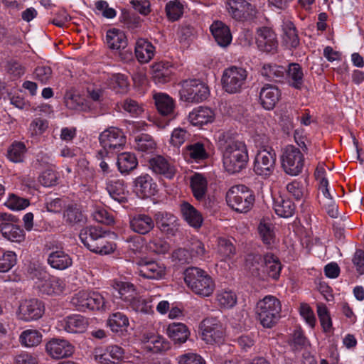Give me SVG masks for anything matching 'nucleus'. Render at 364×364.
Segmentation results:
<instances>
[{"label":"nucleus","mask_w":364,"mask_h":364,"mask_svg":"<svg viewBox=\"0 0 364 364\" xmlns=\"http://www.w3.org/2000/svg\"><path fill=\"white\" fill-rule=\"evenodd\" d=\"M19 317L26 321L37 320L44 313V304L37 298L23 299L18 307Z\"/></svg>","instance_id":"obj_13"},{"label":"nucleus","mask_w":364,"mask_h":364,"mask_svg":"<svg viewBox=\"0 0 364 364\" xmlns=\"http://www.w3.org/2000/svg\"><path fill=\"white\" fill-rule=\"evenodd\" d=\"M282 37L286 45L291 48H296L299 40L294 23L289 20H283L281 25Z\"/></svg>","instance_id":"obj_38"},{"label":"nucleus","mask_w":364,"mask_h":364,"mask_svg":"<svg viewBox=\"0 0 364 364\" xmlns=\"http://www.w3.org/2000/svg\"><path fill=\"white\" fill-rule=\"evenodd\" d=\"M137 264L139 267V274L146 278L159 279L165 274V267L156 262L141 259Z\"/></svg>","instance_id":"obj_23"},{"label":"nucleus","mask_w":364,"mask_h":364,"mask_svg":"<svg viewBox=\"0 0 364 364\" xmlns=\"http://www.w3.org/2000/svg\"><path fill=\"white\" fill-rule=\"evenodd\" d=\"M287 191L296 200H301L306 193V189L303 183L296 180L287 185Z\"/></svg>","instance_id":"obj_59"},{"label":"nucleus","mask_w":364,"mask_h":364,"mask_svg":"<svg viewBox=\"0 0 364 364\" xmlns=\"http://www.w3.org/2000/svg\"><path fill=\"white\" fill-rule=\"evenodd\" d=\"M184 154L196 161L204 160L208 156L204 145L200 142H196L187 146L184 151Z\"/></svg>","instance_id":"obj_47"},{"label":"nucleus","mask_w":364,"mask_h":364,"mask_svg":"<svg viewBox=\"0 0 364 364\" xmlns=\"http://www.w3.org/2000/svg\"><path fill=\"white\" fill-rule=\"evenodd\" d=\"M113 289L120 295L127 294H140L139 291H136L135 287L129 282L123 281H114L112 284Z\"/></svg>","instance_id":"obj_61"},{"label":"nucleus","mask_w":364,"mask_h":364,"mask_svg":"<svg viewBox=\"0 0 364 364\" xmlns=\"http://www.w3.org/2000/svg\"><path fill=\"white\" fill-rule=\"evenodd\" d=\"M47 260L51 267L59 270H64L70 267L73 264V260L70 255L61 250L50 252Z\"/></svg>","instance_id":"obj_36"},{"label":"nucleus","mask_w":364,"mask_h":364,"mask_svg":"<svg viewBox=\"0 0 364 364\" xmlns=\"http://www.w3.org/2000/svg\"><path fill=\"white\" fill-rule=\"evenodd\" d=\"M16 218L9 213L0 212V231L2 235L14 242H21L24 240L25 234L18 225L16 224Z\"/></svg>","instance_id":"obj_10"},{"label":"nucleus","mask_w":364,"mask_h":364,"mask_svg":"<svg viewBox=\"0 0 364 364\" xmlns=\"http://www.w3.org/2000/svg\"><path fill=\"white\" fill-rule=\"evenodd\" d=\"M201 336L207 343L213 344L220 343L223 336V331L220 322L215 318H207L200 323Z\"/></svg>","instance_id":"obj_12"},{"label":"nucleus","mask_w":364,"mask_h":364,"mask_svg":"<svg viewBox=\"0 0 364 364\" xmlns=\"http://www.w3.org/2000/svg\"><path fill=\"white\" fill-rule=\"evenodd\" d=\"M257 313L260 323L264 328H272L281 311V303L277 297H263L257 303Z\"/></svg>","instance_id":"obj_5"},{"label":"nucleus","mask_w":364,"mask_h":364,"mask_svg":"<svg viewBox=\"0 0 364 364\" xmlns=\"http://www.w3.org/2000/svg\"><path fill=\"white\" fill-rule=\"evenodd\" d=\"M107 87L117 94L127 93L129 89L128 78L123 74H113L107 80Z\"/></svg>","instance_id":"obj_41"},{"label":"nucleus","mask_w":364,"mask_h":364,"mask_svg":"<svg viewBox=\"0 0 364 364\" xmlns=\"http://www.w3.org/2000/svg\"><path fill=\"white\" fill-rule=\"evenodd\" d=\"M129 324L127 316L121 312L113 314L107 320V325L116 333L125 330Z\"/></svg>","instance_id":"obj_46"},{"label":"nucleus","mask_w":364,"mask_h":364,"mask_svg":"<svg viewBox=\"0 0 364 364\" xmlns=\"http://www.w3.org/2000/svg\"><path fill=\"white\" fill-rule=\"evenodd\" d=\"M46 352L55 359H61L71 356L75 347L65 339L53 338L46 346Z\"/></svg>","instance_id":"obj_17"},{"label":"nucleus","mask_w":364,"mask_h":364,"mask_svg":"<svg viewBox=\"0 0 364 364\" xmlns=\"http://www.w3.org/2000/svg\"><path fill=\"white\" fill-rule=\"evenodd\" d=\"M247 77V72L241 67L231 66L225 69L222 76L223 90L230 94L240 92L243 88Z\"/></svg>","instance_id":"obj_8"},{"label":"nucleus","mask_w":364,"mask_h":364,"mask_svg":"<svg viewBox=\"0 0 364 364\" xmlns=\"http://www.w3.org/2000/svg\"><path fill=\"white\" fill-rule=\"evenodd\" d=\"M188 134L183 128H176L173 130L170 139V143L176 147L181 146L188 139Z\"/></svg>","instance_id":"obj_62"},{"label":"nucleus","mask_w":364,"mask_h":364,"mask_svg":"<svg viewBox=\"0 0 364 364\" xmlns=\"http://www.w3.org/2000/svg\"><path fill=\"white\" fill-rule=\"evenodd\" d=\"M181 210L185 221L192 228H199L203 222L202 214L192 205L184 202L181 205Z\"/></svg>","instance_id":"obj_32"},{"label":"nucleus","mask_w":364,"mask_h":364,"mask_svg":"<svg viewBox=\"0 0 364 364\" xmlns=\"http://www.w3.org/2000/svg\"><path fill=\"white\" fill-rule=\"evenodd\" d=\"M228 205L237 212L247 213L255 202L253 192L244 185L231 187L226 193Z\"/></svg>","instance_id":"obj_4"},{"label":"nucleus","mask_w":364,"mask_h":364,"mask_svg":"<svg viewBox=\"0 0 364 364\" xmlns=\"http://www.w3.org/2000/svg\"><path fill=\"white\" fill-rule=\"evenodd\" d=\"M57 179V173L52 169L44 171L39 177L40 183L46 187L54 186L56 183Z\"/></svg>","instance_id":"obj_64"},{"label":"nucleus","mask_w":364,"mask_h":364,"mask_svg":"<svg viewBox=\"0 0 364 364\" xmlns=\"http://www.w3.org/2000/svg\"><path fill=\"white\" fill-rule=\"evenodd\" d=\"M173 70L169 62L156 63L151 66L152 78L156 84H165L171 80Z\"/></svg>","instance_id":"obj_26"},{"label":"nucleus","mask_w":364,"mask_h":364,"mask_svg":"<svg viewBox=\"0 0 364 364\" xmlns=\"http://www.w3.org/2000/svg\"><path fill=\"white\" fill-rule=\"evenodd\" d=\"M184 281L193 291H198L200 286H197L198 282H205L210 285L211 277L203 269L196 267H191L184 271Z\"/></svg>","instance_id":"obj_19"},{"label":"nucleus","mask_w":364,"mask_h":364,"mask_svg":"<svg viewBox=\"0 0 364 364\" xmlns=\"http://www.w3.org/2000/svg\"><path fill=\"white\" fill-rule=\"evenodd\" d=\"M305 158L301 150L293 145L282 149L281 164L284 171L291 176L299 175L304 166Z\"/></svg>","instance_id":"obj_7"},{"label":"nucleus","mask_w":364,"mask_h":364,"mask_svg":"<svg viewBox=\"0 0 364 364\" xmlns=\"http://www.w3.org/2000/svg\"><path fill=\"white\" fill-rule=\"evenodd\" d=\"M64 220L72 225L83 223L85 218L82 212L76 206H69L63 214Z\"/></svg>","instance_id":"obj_54"},{"label":"nucleus","mask_w":364,"mask_h":364,"mask_svg":"<svg viewBox=\"0 0 364 364\" xmlns=\"http://www.w3.org/2000/svg\"><path fill=\"white\" fill-rule=\"evenodd\" d=\"M106 190L109 196L119 203H124L127 201L128 191L122 181H107L106 182Z\"/></svg>","instance_id":"obj_31"},{"label":"nucleus","mask_w":364,"mask_h":364,"mask_svg":"<svg viewBox=\"0 0 364 364\" xmlns=\"http://www.w3.org/2000/svg\"><path fill=\"white\" fill-rule=\"evenodd\" d=\"M184 5L179 0H171L166 3L165 11L169 21L178 20L183 15Z\"/></svg>","instance_id":"obj_49"},{"label":"nucleus","mask_w":364,"mask_h":364,"mask_svg":"<svg viewBox=\"0 0 364 364\" xmlns=\"http://www.w3.org/2000/svg\"><path fill=\"white\" fill-rule=\"evenodd\" d=\"M88 325V318L79 314L67 316L58 322L60 329L70 333H84Z\"/></svg>","instance_id":"obj_18"},{"label":"nucleus","mask_w":364,"mask_h":364,"mask_svg":"<svg viewBox=\"0 0 364 364\" xmlns=\"http://www.w3.org/2000/svg\"><path fill=\"white\" fill-rule=\"evenodd\" d=\"M158 112L164 116L172 117L174 114L176 104L174 100L168 94L156 92L153 95Z\"/></svg>","instance_id":"obj_27"},{"label":"nucleus","mask_w":364,"mask_h":364,"mask_svg":"<svg viewBox=\"0 0 364 364\" xmlns=\"http://www.w3.org/2000/svg\"><path fill=\"white\" fill-rule=\"evenodd\" d=\"M19 341L26 347L37 346L42 341V335L37 330H26L21 333Z\"/></svg>","instance_id":"obj_50"},{"label":"nucleus","mask_w":364,"mask_h":364,"mask_svg":"<svg viewBox=\"0 0 364 364\" xmlns=\"http://www.w3.org/2000/svg\"><path fill=\"white\" fill-rule=\"evenodd\" d=\"M48 128V122L41 118L34 119L30 124L28 133L32 137H38L45 133Z\"/></svg>","instance_id":"obj_56"},{"label":"nucleus","mask_w":364,"mask_h":364,"mask_svg":"<svg viewBox=\"0 0 364 364\" xmlns=\"http://www.w3.org/2000/svg\"><path fill=\"white\" fill-rule=\"evenodd\" d=\"M149 249L158 255H164L169 251V244L162 238H153L149 242Z\"/></svg>","instance_id":"obj_58"},{"label":"nucleus","mask_w":364,"mask_h":364,"mask_svg":"<svg viewBox=\"0 0 364 364\" xmlns=\"http://www.w3.org/2000/svg\"><path fill=\"white\" fill-rule=\"evenodd\" d=\"M105 232L97 227H87L80 233V239L83 245L91 252L100 255H107L113 253L117 245L108 241L105 237Z\"/></svg>","instance_id":"obj_3"},{"label":"nucleus","mask_w":364,"mask_h":364,"mask_svg":"<svg viewBox=\"0 0 364 364\" xmlns=\"http://www.w3.org/2000/svg\"><path fill=\"white\" fill-rule=\"evenodd\" d=\"M167 333L175 343H185L190 335L188 327L182 323H171L167 328Z\"/></svg>","instance_id":"obj_39"},{"label":"nucleus","mask_w":364,"mask_h":364,"mask_svg":"<svg viewBox=\"0 0 364 364\" xmlns=\"http://www.w3.org/2000/svg\"><path fill=\"white\" fill-rule=\"evenodd\" d=\"M130 228L134 232L145 235L149 232L155 225L154 220L145 213L134 214L129 220Z\"/></svg>","instance_id":"obj_24"},{"label":"nucleus","mask_w":364,"mask_h":364,"mask_svg":"<svg viewBox=\"0 0 364 364\" xmlns=\"http://www.w3.org/2000/svg\"><path fill=\"white\" fill-rule=\"evenodd\" d=\"M124 350L118 346L107 347L105 352L96 355L95 359L101 364H117L124 358Z\"/></svg>","instance_id":"obj_30"},{"label":"nucleus","mask_w":364,"mask_h":364,"mask_svg":"<svg viewBox=\"0 0 364 364\" xmlns=\"http://www.w3.org/2000/svg\"><path fill=\"white\" fill-rule=\"evenodd\" d=\"M149 167L156 175L167 179H172L176 172V168L173 160L161 155H157L149 161Z\"/></svg>","instance_id":"obj_15"},{"label":"nucleus","mask_w":364,"mask_h":364,"mask_svg":"<svg viewBox=\"0 0 364 364\" xmlns=\"http://www.w3.org/2000/svg\"><path fill=\"white\" fill-rule=\"evenodd\" d=\"M257 229L259 237L266 245L271 246L275 243L274 226L269 219H262Z\"/></svg>","instance_id":"obj_37"},{"label":"nucleus","mask_w":364,"mask_h":364,"mask_svg":"<svg viewBox=\"0 0 364 364\" xmlns=\"http://www.w3.org/2000/svg\"><path fill=\"white\" fill-rule=\"evenodd\" d=\"M106 43L111 50H120L127 47V39L124 31L111 28L107 31Z\"/></svg>","instance_id":"obj_34"},{"label":"nucleus","mask_w":364,"mask_h":364,"mask_svg":"<svg viewBox=\"0 0 364 364\" xmlns=\"http://www.w3.org/2000/svg\"><path fill=\"white\" fill-rule=\"evenodd\" d=\"M289 84L296 89H300L304 82V73L301 67L297 63L289 65L287 74Z\"/></svg>","instance_id":"obj_42"},{"label":"nucleus","mask_w":364,"mask_h":364,"mask_svg":"<svg viewBox=\"0 0 364 364\" xmlns=\"http://www.w3.org/2000/svg\"><path fill=\"white\" fill-rule=\"evenodd\" d=\"M190 186L194 198L197 200L205 198L208 191V181L206 177L198 173H196L190 178Z\"/></svg>","instance_id":"obj_35"},{"label":"nucleus","mask_w":364,"mask_h":364,"mask_svg":"<svg viewBox=\"0 0 364 364\" xmlns=\"http://www.w3.org/2000/svg\"><path fill=\"white\" fill-rule=\"evenodd\" d=\"M101 146L107 151H118L126 144V137L122 131L117 127H109L99 136Z\"/></svg>","instance_id":"obj_11"},{"label":"nucleus","mask_w":364,"mask_h":364,"mask_svg":"<svg viewBox=\"0 0 364 364\" xmlns=\"http://www.w3.org/2000/svg\"><path fill=\"white\" fill-rule=\"evenodd\" d=\"M276 214L281 218H290L295 212L294 203L289 199L279 198L274 203Z\"/></svg>","instance_id":"obj_43"},{"label":"nucleus","mask_w":364,"mask_h":364,"mask_svg":"<svg viewBox=\"0 0 364 364\" xmlns=\"http://www.w3.org/2000/svg\"><path fill=\"white\" fill-rule=\"evenodd\" d=\"M286 68L276 64H264L261 70V74L270 80L282 77L286 72Z\"/></svg>","instance_id":"obj_53"},{"label":"nucleus","mask_w":364,"mask_h":364,"mask_svg":"<svg viewBox=\"0 0 364 364\" xmlns=\"http://www.w3.org/2000/svg\"><path fill=\"white\" fill-rule=\"evenodd\" d=\"M122 106L124 110L129 113L132 117H138L144 112L143 107L134 100H125Z\"/></svg>","instance_id":"obj_60"},{"label":"nucleus","mask_w":364,"mask_h":364,"mask_svg":"<svg viewBox=\"0 0 364 364\" xmlns=\"http://www.w3.org/2000/svg\"><path fill=\"white\" fill-rule=\"evenodd\" d=\"M4 205L11 210L21 211L30 205V201L26 198L11 193L9 195Z\"/></svg>","instance_id":"obj_52"},{"label":"nucleus","mask_w":364,"mask_h":364,"mask_svg":"<svg viewBox=\"0 0 364 364\" xmlns=\"http://www.w3.org/2000/svg\"><path fill=\"white\" fill-rule=\"evenodd\" d=\"M134 146L138 151L149 153L155 149L156 143L150 135L141 134L135 137Z\"/></svg>","instance_id":"obj_48"},{"label":"nucleus","mask_w":364,"mask_h":364,"mask_svg":"<svg viewBox=\"0 0 364 364\" xmlns=\"http://www.w3.org/2000/svg\"><path fill=\"white\" fill-rule=\"evenodd\" d=\"M154 222L162 232L172 235L175 234L178 226L177 218L167 212L160 211L155 213Z\"/></svg>","instance_id":"obj_22"},{"label":"nucleus","mask_w":364,"mask_h":364,"mask_svg":"<svg viewBox=\"0 0 364 364\" xmlns=\"http://www.w3.org/2000/svg\"><path fill=\"white\" fill-rule=\"evenodd\" d=\"M134 52L139 62L147 63L155 55V47L148 40L141 38L136 41Z\"/></svg>","instance_id":"obj_29"},{"label":"nucleus","mask_w":364,"mask_h":364,"mask_svg":"<svg viewBox=\"0 0 364 364\" xmlns=\"http://www.w3.org/2000/svg\"><path fill=\"white\" fill-rule=\"evenodd\" d=\"M30 276L35 281L36 287L39 289L41 294L47 295L52 294L50 288L51 277L45 267L34 265L31 269Z\"/></svg>","instance_id":"obj_20"},{"label":"nucleus","mask_w":364,"mask_h":364,"mask_svg":"<svg viewBox=\"0 0 364 364\" xmlns=\"http://www.w3.org/2000/svg\"><path fill=\"white\" fill-rule=\"evenodd\" d=\"M216 252L221 260L230 259L235 253L232 242L224 237H219L217 242Z\"/></svg>","instance_id":"obj_44"},{"label":"nucleus","mask_w":364,"mask_h":364,"mask_svg":"<svg viewBox=\"0 0 364 364\" xmlns=\"http://www.w3.org/2000/svg\"><path fill=\"white\" fill-rule=\"evenodd\" d=\"M300 314L305 319L306 322L314 328L316 324V317L314 313L309 304L301 303L300 305Z\"/></svg>","instance_id":"obj_63"},{"label":"nucleus","mask_w":364,"mask_h":364,"mask_svg":"<svg viewBox=\"0 0 364 364\" xmlns=\"http://www.w3.org/2000/svg\"><path fill=\"white\" fill-rule=\"evenodd\" d=\"M180 100L188 103H198L205 100L210 94L208 87L196 79H188L181 83Z\"/></svg>","instance_id":"obj_6"},{"label":"nucleus","mask_w":364,"mask_h":364,"mask_svg":"<svg viewBox=\"0 0 364 364\" xmlns=\"http://www.w3.org/2000/svg\"><path fill=\"white\" fill-rule=\"evenodd\" d=\"M256 43L260 51L267 53H275L278 48L277 35L268 27L257 29Z\"/></svg>","instance_id":"obj_16"},{"label":"nucleus","mask_w":364,"mask_h":364,"mask_svg":"<svg viewBox=\"0 0 364 364\" xmlns=\"http://www.w3.org/2000/svg\"><path fill=\"white\" fill-rule=\"evenodd\" d=\"M215 117L214 111L208 107L200 106L194 108L188 114V121L193 126H202L212 123Z\"/></svg>","instance_id":"obj_25"},{"label":"nucleus","mask_w":364,"mask_h":364,"mask_svg":"<svg viewBox=\"0 0 364 364\" xmlns=\"http://www.w3.org/2000/svg\"><path fill=\"white\" fill-rule=\"evenodd\" d=\"M26 148L23 142L14 141L9 148L8 159L14 163H20L23 161Z\"/></svg>","instance_id":"obj_51"},{"label":"nucleus","mask_w":364,"mask_h":364,"mask_svg":"<svg viewBox=\"0 0 364 364\" xmlns=\"http://www.w3.org/2000/svg\"><path fill=\"white\" fill-rule=\"evenodd\" d=\"M210 30L220 46L226 47L231 43L232 35L230 28L222 21H214L211 24Z\"/></svg>","instance_id":"obj_28"},{"label":"nucleus","mask_w":364,"mask_h":364,"mask_svg":"<svg viewBox=\"0 0 364 364\" xmlns=\"http://www.w3.org/2000/svg\"><path fill=\"white\" fill-rule=\"evenodd\" d=\"M138 164L135 155L131 152H124L118 155L117 165L119 171L123 173H128L134 169Z\"/></svg>","instance_id":"obj_40"},{"label":"nucleus","mask_w":364,"mask_h":364,"mask_svg":"<svg viewBox=\"0 0 364 364\" xmlns=\"http://www.w3.org/2000/svg\"><path fill=\"white\" fill-rule=\"evenodd\" d=\"M275 162L276 153L272 149H259L255 157L253 171L258 176L268 177L274 172Z\"/></svg>","instance_id":"obj_9"},{"label":"nucleus","mask_w":364,"mask_h":364,"mask_svg":"<svg viewBox=\"0 0 364 364\" xmlns=\"http://www.w3.org/2000/svg\"><path fill=\"white\" fill-rule=\"evenodd\" d=\"M124 301L128 302L131 308L136 311L145 314L152 311L151 297L143 299V297H125Z\"/></svg>","instance_id":"obj_45"},{"label":"nucleus","mask_w":364,"mask_h":364,"mask_svg":"<svg viewBox=\"0 0 364 364\" xmlns=\"http://www.w3.org/2000/svg\"><path fill=\"white\" fill-rule=\"evenodd\" d=\"M136 191L142 197H151L156 192V184L153 181L152 178L147 173L138 176L134 181Z\"/></svg>","instance_id":"obj_33"},{"label":"nucleus","mask_w":364,"mask_h":364,"mask_svg":"<svg viewBox=\"0 0 364 364\" xmlns=\"http://www.w3.org/2000/svg\"><path fill=\"white\" fill-rule=\"evenodd\" d=\"M218 146L223 168L228 173H236L246 167L249 154L245 142L235 140L228 133L222 132L218 136Z\"/></svg>","instance_id":"obj_1"},{"label":"nucleus","mask_w":364,"mask_h":364,"mask_svg":"<svg viewBox=\"0 0 364 364\" xmlns=\"http://www.w3.org/2000/svg\"><path fill=\"white\" fill-rule=\"evenodd\" d=\"M226 8L229 14L237 21H243L256 14V8L246 0H228Z\"/></svg>","instance_id":"obj_14"},{"label":"nucleus","mask_w":364,"mask_h":364,"mask_svg":"<svg viewBox=\"0 0 364 364\" xmlns=\"http://www.w3.org/2000/svg\"><path fill=\"white\" fill-rule=\"evenodd\" d=\"M281 97L279 88L273 85H264L259 92V101L262 107L267 110L274 108Z\"/></svg>","instance_id":"obj_21"},{"label":"nucleus","mask_w":364,"mask_h":364,"mask_svg":"<svg viewBox=\"0 0 364 364\" xmlns=\"http://www.w3.org/2000/svg\"><path fill=\"white\" fill-rule=\"evenodd\" d=\"M16 263V255L14 252H0V272H9Z\"/></svg>","instance_id":"obj_55"},{"label":"nucleus","mask_w":364,"mask_h":364,"mask_svg":"<svg viewBox=\"0 0 364 364\" xmlns=\"http://www.w3.org/2000/svg\"><path fill=\"white\" fill-rule=\"evenodd\" d=\"M245 267L253 277L260 279L272 278L277 280L282 270L279 258L272 253H267L263 256L249 255L245 260Z\"/></svg>","instance_id":"obj_2"},{"label":"nucleus","mask_w":364,"mask_h":364,"mask_svg":"<svg viewBox=\"0 0 364 364\" xmlns=\"http://www.w3.org/2000/svg\"><path fill=\"white\" fill-rule=\"evenodd\" d=\"M306 336L299 328L294 330L288 341V343L293 350H299L306 346Z\"/></svg>","instance_id":"obj_57"}]
</instances>
